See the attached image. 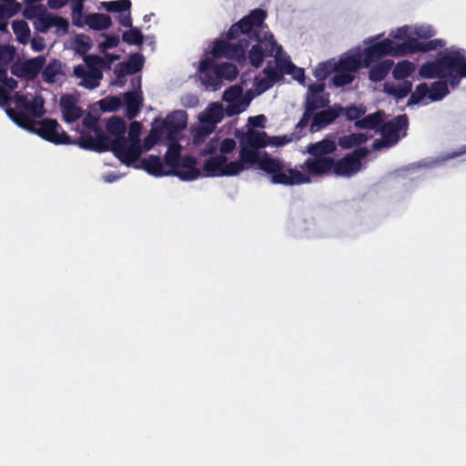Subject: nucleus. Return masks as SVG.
Returning <instances> with one entry per match:
<instances>
[{
	"label": "nucleus",
	"mask_w": 466,
	"mask_h": 466,
	"mask_svg": "<svg viewBox=\"0 0 466 466\" xmlns=\"http://www.w3.org/2000/svg\"><path fill=\"white\" fill-rule=\"evenodd\" d=\"M239 160L245 164L258 165V168L270 175V182L277 185L293 186L309 183L310 178L283 160L268 155L266 151L251 147L240 141Z\"/></svg>",
	"instance_id": "f257e3e1"
},
{
	"label": "nucleus",
	"mask_w": 466,
	"mask_h": 466,
	"mask_svg": "<svg viewBox=\"0 0 466 466\" xmlns=\"http://www.w3.org/2000/svg\"><path fill=\"white\" fill-rule=\"evenodd\" d=\"M267 12L261 8L252 10L248 15L242 17L238 22L233 24L226 36L228 40H235L241 35L248 36L251 41L259 42L267 56L276 54V59L282 53L281 46L278 45L272 34L260 36V29L267 18Z\"/></svg>",
	"instance_id": "f03ea898"
},
{
	"label": "nucleus",
	"mask_w": 466,
	"mask_h": 466,
	"mask_svg": "<svg viewBox=\"0 0 466 466\" xmlns=\"http://www.w3.org/2000/svg\"><path fill=\"white\" fill-rule=\"evenodd\" d=\"M12 121L20 127L37 134L46 141L56 145H71V137L56 119L45 118L39 121L29 115L17 111Z\"/></svg>",
	"instance_id": "7ed1b4c3"
},
{
	"label": "nucleus",
	"mask_w": 466,
	"mask_h": 466,
	"mask_svg": "<svg viewBox=\"0 0 466 466\" xmlns=\"http://www.w3.org/2000/svg\"><path fill=\"white\" fill-rule=\"evenodd\" d=\"M452 72L466 76V51L461 48L451 49L433 62L424 63L419 70L424 78H444Z\"/></svg>",
	"instance_id": "20e7f679"
},
{
	"label": "nucleus",
	"mask_w": 466,
	"mask_h": 466,
	"mask_svg": "<svg viewBox=\"0 0 466 466\" xmlns=\"http://www.w3.org/2000/svg\"><path fill=\"white\" fill-rule=\"evenodd\" d=\"M167 150L164 156L165 164L174 169L177 175L174 177H179L183 181H192L201 176L200 170L197 167V158L192 156L181 157L182 146L177 139H168Z\"/></svg>",
	"instance_id": "39448f33"
},
{
	"label": "nucleus",
	"mask_w": 466,
	"mask_h": 466,
	"mask_svg": "<svg viewBox=\"0 0 466 466\" xmlns=\"http://www.w3.org/2000/svg\"><path fill=\"white\" fill-rule=\"evenodd\" d=\"M238 43H228L227 40L219 39L214 43L212 56L215 58L226 57L234 59L241 63L246 61V51L250 46V39L246 35H240L237 38Z\"/></svg>",
	"instance_id": "423d86ee"
},
{
	"label": "nucleus",
	"mask_w": 466,
	"mask_h": 466,
	"mask_svg": "<svg viewBox=\"0 0 466 466\" xmlns=\"http://www.w3.org/2000/svg\"><path fill=\"white\" fill-rule=\"evenodd\" d=\"M370 154L366 147L354 149L343 157L335 160L333 174L337 177H350L357 174L361 168V160Z\"/></svg>",
	"instance_id": "0eeeda50"
},
{
	"label": "nucleus",
	"mask_w": 466,
	"mask_h": 466,
	"mask_svg": "<svg viewBox=\"0 0 466 466\" xmlns=\"http://www.w3.org/2000/svg\"><path fill=\"white\" fill-rule=\"evenodd\" d=\"M120 162L127 167L137 161L142 154L140 144L131 142L127 137L115 138L108 148Z\"/></svg>",
	"instance_id": "6e6552de"
},
{
	"label": "nucleus",
	"mask_w": 466,
	"mask_h": 466,
	"mask_svg": "<svg viewBox=\"0 0 466 466\" xmlns=\"http://www.w3.org/2000/svg\"><path fill=\"white\" fill-rule=\"evenodd\" d=\"M360 54L362 58L363 67L369 68L372 64L379 62V60L389 55L395 56L394 43L387 38L365 47Z\"/></svg>",
	"instance_id": "1a4fd4ad"
},
{
	"label": "nucleus",
	"mask_w": 466,
	"mask_h": 466,
	"mask_svg": "<svg viewBox=\"0 0 466 466\" xmlns=\"http://www.w3.org/2000/svg\"><path fill=\"white\" fill-rule=\"evenodd\" d=\"M441 46H443V41L441 39L420 42L417 38L408 37L401 44L394 45V52L395 56H403L407 54L432 51Z\"/></svg>",
	"instance_id": "9d476101"
},
{
	"label": "nucleus",
	"mask_w": 466,
	"mask_h": 466,
	"mask_svg": "<svg viewBox=\"0 0 466 466\" xmlns=\"http://www.w3.org/2000/svg\"><path fill=\"white\" fill-rule=\"evenodd\" d=\"M15 103L16 111L24 112L29 115L33 119L34 117H41L45 115V101L41 96H35L30 100L26 95L21 92H15L12 97V102Z\"/></svg>",
	"instance_id": "9b49d317"
},
{
	"label": "nucleus",
	"mask_w": 466,
	"mask_h": 466,
	"mask_svg": "<svg viewBox=\"0 0 466 466\" xmlns=\"http://www.w3.org/2000/svg\"><path fill=\"white\" fill-rule=\"evenodd\" d=\"M199 78L206 86H211L214 89L220 87L222 81L213 58L206 57L200 62Z\"/></svg>",
	"instance_id": "f8f14e48"
},
{
	"label": "nucleus",
	"mask_w": 466,
	"mask_h": 466,
	"mask_svg": "<svg viewBox=\"0 0 466 466\" xmlns=\"http://www.w3.org/2000/svg\"><path fill=\"white\" fill-rule=\"evenodd\" d=\"M343 111L342 106L329 107L312 115L310 131L313 133L333 123Z\"/></svg>",
	"instance_id": "ddd939ff"
},
{
	"label": "nucleus",
	"mask_w": 466,
	"mask_h": 466,
	"mask_svg": "<svg viewBox=\"0 0 466 466\" xmlns=\"http://www.w3.org/2000/svg\"><path fill=\"white\" fill-rule=\"evenodd\" d=\"M334 164L335 160L330 157H315V158L307 159L302 167L312 176H322L333 173Z\"/></svg>",
	"instance_id": "4468645a"
},
{
	"label": "nucleus",
	"mask_w": 466,
	"mask_h": 466,
	"mask_svg": "<svg viewBox=\"0 0 466 466\" xmlns=\"http://www.w3.org/2000/svg\"><path fill=\"white\" fill-rule=\"evenodd\" d=\"M187 115L184 110L170 113L164 121L163 127L167 130V139H176L174 137L187 127Z\"/></svg>",
	"instance_id": "2eb2a0df"
},
{
	"label": "nucleus",
	"mask_w": 466,
	"mask_h": 466,
	"mask_svg": "<svg viewBox=\"0 0 466 466\" xmlns=\"http://www.w3.org/2000/svg\"><path fill=\"white\" fill-rule=\"evenodd\" d=\"M73 72L76 77L82 79L79 86L88 89L96 88L103 77V72L101 70H86L84 65L74 66Z\"/></svg>",
	"instance_id": "dca6fc26"
},
{
	"label": "nucleus",
	"mask_w": 466,
	"mask_h": 466,
	"mask_svg": "<svg viewBox=\"0 0 466 466\" xmlns=\"http://www.w3.org/2000/svg\"><path fill=\"white\" fill-rule=\"evenodd\" d=\"M142 168L151 176L161 177L170 175H177L174 169H166L161 158L157 156L149 155L141 160Z\"/></svg>",
	"instance_id": "f3484780"
},
{
	"label": "nucleus",
	"mask_w": 466,
	"mask_h": 466,
	"mask_svg": "<svg viewBox=\"0 0 466 466\" xmlns=\"http://www.w3.org/2000/svg\"><path fill=\"white\" fill-rule=\"evenodd\" d=\"M60 106L64 120L67 123L76 121L83 115V110L76 105V99L71 95H64L61 96Z\"/></svg>",
	"instance_id": "a211bd4d"
},
{
	"label": "nucleus",
	"mask_w": 466,
	"mask_h": 466,
	"mask_svg": "<svg viewBox=\"0 0 466 466\" xmlns=\"http://www.w3.org/2000/svg\"><path fill=\"white\" fill-rule=\"evenodd\" d=\"M393 65L394 63L390 59L377 62L374 66L371 65L370 67H369V79L374 83L382 81L388 76Z\"/></svg>",
	"instance_id": "6ab92c4d"
},
{
	"label": "nucleus",
	"mask_w": 466,
	"mask_h": 466,
	"mask_svg": "<svg viewBox=\"0 0 466 466\" xmlns=\"http://www.w3.org/2000/svg\"><path fill=\"white\" fill-rule=\"evenodd\" d=\"M362 67V58L360 53L341 58L335 65V70L350 72V74L353 75Z\"/></svg>",
	"instance_id": "aec40b11"
},
{
	"label": "nucleus",
	"mask_w": 466,
	"mask_h": 466,
	"mask_svg": "<svg viewBox=\"0 0 466 466\" xmlns=\"http://www.w3.org/2000/svg\"><path fill=\"white\" fill-rule=\"evenodd\" d=\"M124 101L126 104V116L128 119H133L140 111L141 97L137 92L128 91L124 95Z\"/></svg>",
	"instance_id": "412c9836"
},
{
	"label": "nucleus",
	"mask_w": 466,
	"mask_h": 466,
	"mask_svg": "<svg viewBox=\"0 0 466 466\" xmlns=\"http://www.w3.org/2000/svg\"><path fill=\"white\" fill-rule=\"evenodd\" d=\"M85 23L91 29L101 31L109 28L112 25V20L108 15L94 13L86 16Z\"/></svg>",
	"instance_id": "4be33fe9"
},
{
	"label": "nucleus",
	"mask_w": 466,
	"mask_h": 466,
	"mask_svg": "<svg viewBox=\"0 0 466 466\" xmlns=\"http://www.w3.org/2000/svg\"><path fill=\"white\" fill-rule=\"evenodd\" d=\"M277 64L286 75H290L301 85L305 84V72L303 68L298 67L289 59L277 58Z\"/></svg>",
	"instance_id": "5701e85b"
},
{
	"label": "nucleus",
	"mask_w": 466,
	"mask_h": 466,
	"mask_svg": "<svg viewBox=\"0 0 466 466\" xmlns=\"http://www.w3.org/2000/svg\"><path fill=\"white\" fill-rule=\"evenodd\" d=\"M336 148V144L333 140L325 138L317 143L310 144L308 147V152L313 157H321L324 155L332 154Z\"/></svg>",
	"instance_id": "b1692460"
},
{
	"label": "nucleus",
	"mask_w": 466,
	"mask_h": 466,
	"mask_svg": "<svg viewBox=\"0 0 466 466\" xmlns=\"http://www.w3.org/2000/svg\"><path fill=\"white\" fill-rule=\"evenodd\" d=\"M382 120L383 113L381 111H377L355 121L354 126L360 129L366 128L379 130L382 124Z\"/></svg>",
	"instance_id": "393cba45"
},
{
	"label": "nucleus",
	"mask_w": 466,
	"mask_h": 466,
	"mask_svg": "<svg viewBox=\"0 0 466 466\" xmlns=\"http://www.w3.org/2000/svg\"><path fill=\"white\" fill-rule=\"evenodd\" d=\"M228 161L227 157L218 155L208 158L203 165V169L208 174L207 177H221L219 173L223 169V165Z\"/></svg>",
	"instance_id": "a878e982"
},
{
	"label": "nucleus",
	"mask_w": 466,
	"mask_h": 466,
	"mask_svg": "<svg viewBox=\"0 0 466 466\" xmlns=\"http://www.w3.org/2000/svg\"><path fill=\"white\" fill-rule=\"evenodd\" d=\"M268 136L266 132H258L253 129H249L245 137L241 139L244 141V144L255 147V149H260L268 145V141L267 140Z\"/></svg>",
	"instance_id": "bb28decb"
},
{
	"label": "nucleus",
	"mask_w": 466,
	"mask_h": 466,
	"mask_svg": "<svg viewBox=\"0 0 466 466\" xmlns=\"http://www.w3.org/2000/svg\"><path fill=\"white\" fill-rule=\"evenodd\" d=\"M369 140V137L362 133H353L342 136L338 138V145L343 149H350L365 144Z\"/></svg>",
	"instance_id": "cd10ccee"
},
{
	"label": "nucleus",
	"mask_w": 466,
	"mask_h": 466,
	"mask_svg": "<svg viewBox=\"0 0 466 466\" xmlns=\"http://www.w3.org/2000/svg\"><path fill=\"white\" fill-rule=\"evenodd\" d=\"M126 128L127 126L124 119L116 116H111L106 124V132L115 137V138L126 137Z\"/></svg>",
	"instance_id": "c85d7f7f"
},
{
	"label": "nucleus",
	"mask_w": 466,
	"mask_h": 466,
	"mask_svg": "<svg viewBox=\"0 0 466 466\" xmlns=\"http://www.w3.org/2000/svg\"><path fill=\"white\" fill-rule=\"evenodd\" d=\"M78 145L81 148L92 150L98 153L106 152L99 143L88 134H81L77 140L73 141L71 145Z\"/></svg>",
	"instance_id": "c756f323"
},
{
	"label": "nucleus",
	"mask_w": 466,
	"mask_h": 466,
	"mask_svg": "<svg viewBox=\"0 0 466 466\" xmlns=\"http://www.w3.org/2000/svg\"><path fill=\"white\" fill-rule=\"evenodd\" d=\"M45 65V57L37 56L32 58L23 65V72L28 77H35L38 75Z\"/></svg>",
	"instance_id": "7c9ffc66"
},
{
	"label": "nucleus",
	"mask_w": 466,
	"mask_h": 466,
	"mask_svg": "<svg viewBox=\"0 0 466 466\" xmlns=\"http://www.w3.org/2000/svg\"><path fill=\"white\" fill-rule=\"evenodd\" d=\"M329 103L328 95L307 96L305 109L310 113L327 106Z\"/></svg>",
	"instance_id": "2f4dec72"
},
{
	"label": "nucleus",
	"mask_w": 466,
	"mask_h": 466,
	"mask_svg": "<svg viewBox=\"0 0 466 466\" xmlns=\"http://www.w3.org/2000/svg\"><path fill=\"white\" fill-rule=\"evenodd\" d=\"M447 81L439 80L433 82L430 88L429 98L431 101H440L449 94Z\"/></svg>",
	"instance_id": "473e14b6"
},
{
	"label": "nucleus",
	"mask_w": 466,
	"mask_h": 466,
	"mask_svg": "<svg viewBox=\"0 0 466 466\" xmlns=\"http://www.w3.org/2000/svg\"><path fill=\"white\" fill-rule=\"evenodd\" d=\"M12 28L19 43H27L30 37V29L27 23L25 20L13 21Z\"/></svg>",
	"instance_id": "72a5a7b5"
},
{
	"label": "nucleus",
	"mask_w": 466,
	"mask_h": 466,
	"mask_svg": "<svg viewBox=\"0 0 466 466\" xmlns=\"http://www.w3.org/2000/svg\"><path fill=\"white\" fill-rule=\"evenodd\" d=\"M415 70V66L410 61L399 62L393 68L392 76L396 79H404L410 76Z\"/></svg>",
	"instance_id": "f704fd0d"
},
{
	"label": "nucleus",
	"mask_w": 466,
	"mask_h": 466,
	"mask_svg": "<svg viewBox=\"0 0 466 466\" xmlns=\"http://www.w3.org/2000/svg\"><path fill=\"white\" fill-rule=\"evenodd\" d=\"M122 40L129 46H142L144 43V35L137 27H130L122 35Z\"/></svg>",
	"instance_id": "c9c22d12"
},
{
	"label": "nucleus",
	"mask_w": 466,
	"mask_h": 466,
	"mask_svg": "<svg viewBox=\"0 0 466 466\" xmlns=\"http://www.w3.org/2000/svg\"><path fill=\"white\" fill-rule=\"evenodd\" d=\"M267 56L264 53L263 46L259 42L254 45L248 53L249 62L252 66L258 68L262 66L264 58Z\"/></svg>",
	"instance_id": "e433bc0d"
},
{
	"label": "nucleus",
	"mask_w": 466,
	"mask_h": 466,
	"mask_svg": "<svg viewBox=\"0 0 466 466\" xmlns=\"http://www.w3.org/2000/svg\"><path fill=\"white\" fill-rule=\"evenodd\" d=\"M379 130L381 133L384 142L388 144L389 147L395 145L400 139L399 133L393 128L391 124H381Z\"/></svg>",
	"instance_id": "4c0bfd02"
},
{
	"label": "nucleus",
	"mask_w": 466,
	"mask_h": 466,
	"mask_svg": "<svg viewBox=\"0 0 466 466\" xmlns=\"http://www.w3.org/2000/svg\"><path fill=\"white\" fill-rule=\"evenodd\" d=\"M430 88L426 83L419 84L411 92L408 100V106L420 104L426 96L429 97Z\"/></svg>",
	"instance_id": "58836bf2"
},
{
	"label": "nucleus",
	"mask_w": 466,
	"mask_h": 466,
	"mask_svg": "<svg viewBox=\"0 0 466 466\" xmlns=\"http://www.w3.org/2000/svg\"><path fill=\"white\" fill-rule=\"evenodd\" d=\"M217 70L218 71L221 80L226 79L228 81H232L238 75L237 66H235L232 63L225 62L220 65H217Z\"/></svg>",
	"instance_id": "ea45409f"
},
{
	"label": "nucleus",
	"mask_w": 466,
	"mask_h": 466,
	"mask_svg": "<svg viewBox=\"0 0 466 466\" xmlns=\"http://www.w3.org/2000/svg\"><path fill=\"white\" fill-rule=\"evenodd\" d=\"M61 64L58 61H53L49 63L43 70V79L47 83H55L56 76L60 75Z\"/></svg>",
	"instance_id": "a19ab883"
},
{
	"label": "nucleus",
	"mask_w": 466,
	"mask_h": 466,
	"mask_svg": "<svg viewBox=\"0 0 466 466\" xmlns=\"http://www.w3.org/2000/svg\"><path fill=\"white\" fill-rule=\"evenodd\" d=\"M11 95L5 88L0 86V106L5 110L8 117L12 120L17 111L11 106Z\"/></svg>",
	"instance_id": "79ce46f5"
},
{
	"label": "nucleus",
	"mask_w": 466,
	"mask_h": 466,
	"mask_svg": "<svg viewBox=\"0 0 466 466\" xmlns=\"http://www.w3.org/2000/svg\"><path fill=\"white\" fill-rule=\"evenodd\" d=\"M131 5L132 4L130 0H116L103 3V6L107 12L119 14L129 11Z\"/></svg>",
	"instance_id": "37998d69"
},
{
	"label": "nucleus",
	"mask_w": 466,
	"mask_h": 466,
	"mask_svg": "<svg viewBox=\"0 0 466 466\" xmlns=\"http://www.w3.org/2000/svg\"><path fill=\"white\" fill-rule=\"evenodd\" d=\"M99 107L103 112H116L122 106V101L118 96H107L101 99Z\"/></svg>",
	"instance_id": "c03bdc74"
},
{
	"label": "nucleus",
	"mask_w": 466,
	"mask_h": 466,
	"mask_svg": "<svg viewBox=\"0 0 466 466\" xmlns=\"http://www.w3.org/2000/svg\"><path fill=\"white\" fill-rule=\"evenodd\" d=\"M131 75L140 72L144 66L145 58L142 54L136 53L130 56L127 62H125Z\"/></svg>",
	"instance_id": "a18cd8bd"
},
{
	"label": "nucleus",
	"mask_w": 466,
	"mask_h": 466,
	"mask_svg": "<svg viewBox=\"0 0 466 466\" xmlns=\"http://www.w3.org/2000/svg\"><path fill=\"white\" fill-rule=\"evenodd\" d=\"M355 76L353 74H350V72L335 70V75L333 76L331 81L335 86L341 87L346 85L351 84Z\"/></svg>",
	"instance_id": "49530a36"
},
{
	"label": "nucleus",
	"mask_w": 466,
	"mask_h": 466,
	"mask_svg": "<svg viewBox=\"0 0 466 466\" xmlns=\"http://www.w3.org/2000/svg\"><path fill=\"white\" fill-rule=\"evenodd\" d=\"M244 165L240 160L231 161L229 163L225 162L223 169L219 173L222 177H231L239 174L244 170Z\"/></svg>",
	"instance_id": "de8ad7c7"
},
{
	"label": "nucleus",
	"mask_w": 466,
	"mask_h": 466,
	"mask_svg": "<svg viewBox=\"0 0 466 466\" xmlns=\"http://www.w3.org/2000/svg\"><path fill=\"white\" fill-rule=\"evenodd\" d=\"M51 16L50 14L37 15L34 21L35 29L40 33H46L51 28Z\"/></svg>",
	"instance_id": "09e8293b"
},
{
	"label": "nucleus",
	"mask_w": 466,
	"mask_h": 466,
	"mask_svg": "<svg viewBox=\"0 0 466 466\" xmlns=\"http://www.w3.org/2000/svg\"><path fill=\"white\" fill-rule=\"evenodd\" d=\"M92 131L96 136L94 138L99 143L104 150L108 151V148H110L114 139H111L108 136H106L104 133L103 128L98 124L92 129Z\"/></svg>",
	"instance_id": "8fccbe9b"
},
{
	"label": "nucleus",
	"mask_w": 466,
	"mask_h": 466,
	"mask_svg": "<svg viewBox=\"0 0 466 466\" xmlns=\"http://www.w3.org/2000/svg\"><path fill=\"white\" fill-rule=\"evenodd\" d=\"M333 72H335V66L329 62L319 64L314 70V76L319 80H325Z\"/></svg>",
	"instance_id": "3c124183"
},
{
	"label": "nucleus",
	"mask_w": 466,
	"mask_h": 466,
	"mask_svg": "<svg viewBox=\"0 0 466 466\" xmlns=\"http://www.w3.org/2000/svg\"><path fill=\"white\" fill-rule=\"evenodd\" d=\"M87 70H101L106 67V60L97 55H87L84 57Z\"/></svg>",
	"instance_id": "603ef678"
},
{
	"label": "nucleus",
	"mask_w": 466,
	"mask_h": 466,
	"mask_svg": "<svg viewBox=\"0 0 466 466\" xmlns=\"http://www.w3.org/2000/svg\"><path fill=\"white\" fill-rule=\"evenodd\" d=\"M263 74L271 83L275 84L282 79L285 73L278 66H272L270 63H268L263 69Z\"/></svg>",
	"instance_id": "864d4df0"
},
{
	"label": "nucleus",
	"mask_w": 466,
	"mask_h": 466,
	"mask_svg": "<svg viewBox=\"0 0 466 466\" xmlns=\"http://www.w3.org/2000/svg\"><path fill=\"white\" fill-rule=\"evenodd\" d=\"M366 112V108L362 106H348V107H343V111H342V114H344V116H346V118L349 120V121H352V120H359L360 117L361 116H363Z\"/></svg>",
	"instance_id": "5fc2aeb1"
},
{
	"label": "nucleus",
	"mask_w": 466,
	"mask_h": 466,
	"mask_svg": "<svg viewBox=\"0 0 466 466\" xmlns=\"http://www.w3.org/2000/svg\"><path fill=\"white\" fill-rule=\"evenodd\" d=\"M114 74L116 76V84L119 86H123L126 83L124 78L127 75H131L125 62H120L115 66Z\"/></svg>",
	"instance_id": "6e6d98bb"
},
{
	"label": "nucleus",
	"mask_w": 466,
	"mask_h": 466,
	"mask_svg": "<svg viewBox=\"0 0 466 466\" xmlns=\"http://www.w3.org/2000/svg\"><path fill=\"white\" fill-rule=\"evenodd\" d=\"M162 136L161 128H152L150 133L144 139V148L146 150L151 149L160 139Z\"/></svg>",
	"instance_id": "4d7b16f0"
},
{
	"label": "nucleus",
	"mask_w": 466,
	"mask_h": 466,
	"mask_svg": "<svg viewBox=\"0 0 466 466\" xmlns=\"http://www.w3.org/2000/svg\"><path fill=\"white\" fill-rule=\"evenodd\" d=\"M242 92L243 90L240 86H231L225 90L223 94V99L227 102H234L241 97Z\"/></svg>",
	"instance_id": "13d9d810"
},
{
	"label": "nucleus",
	"mask_w": 466,
	"mask_h": 466,
	"mask_svg": "<svg viewBox=\"0 0 466 466\" xmlns=\"http://www.w3.org/2000/svg\"><path fill=\"white\" fill-rule=\"evenodd\" d=\"M142 125L137 121H133L130 123L128 127V138L127 140L131 142H137L140 144L139 136L141 133Z\"/></svg>",
	"instance_id": "bf43d9fd"
},
{
	"label": "nucleus",
	"mask_w": 466,
	"mask_h": 466,
	"mask_svg": "<svg viewBox=\"0 0 466 466\" xmlns=\"http://www.w3.org/2000/svg\"><path fill=\"white\" fill-rule=\"evenodd\" d=\"M412 89V84L410 81L405 80L401 85H399L394 88L392 94L397 98H404L406 97Z\"/></svg>",
	"instance_id": "052dcab7"
},
{
	"label": "nucleus",
	"mask_w": 466,
	"mask_h": 466,
	"mask_svg": "<svg viewBox=\"0 0 466 466\" xmlns=\"http://www.w3.org/2000/svg\"><path fill=\"white\" fill-rule=\"evenodd\" d=\"M391 124L393 128L399 133L401 130H406L409 126V119L407 115H399L393 118L392 121L387 122Z\"/></svg>",
	"instance_id": "680f3d73"
},
{
	"label": "nucleus",
	"mask_w": 466,
	"mask_h": 466,
	"mask_svg": "<svg viewBox=\"0 0 466 466\" xmlns=\"http://www.w3.org/2000/svg\"><path fill=\"white\" fill-rule=\"evenodd\" d=\"M221 119V112L220 106L217 104H212L211 107L208 109V114L201 118L202 121H209L216 123Z\"/></svg>",
	"instance_id": "e2e57ef3"
},
{
	"label": "nucleus",
	"mask_w": 466,
	"mask_h": 466,
	"mask_svg": "<svg viewBox=\"0 0 466 466\" xmlns=\"http://www.w3.org/2000/svg\"><path fill=\"white\" fill-rule=\"evenodd\" d=\"M15 56V50L8 46H0V64L8 65Z\"/></svg>",
	"instance_id": "0e129e2a"
},
{
	"label": "nucleus",
	"mask_w": 466,
	"mask_h": 466,
	"mask_svg": "<svg viewBox=\"0 0 466 466\" xmlns=\"http://www.w3.org/2000/svg\"><path fill=\"white\" fill-rule=\"evenodd\" d=\"M18 12L17 8L10 3L5 2L0 5V21L12 17Z\"/></svg>",
	"instance_id": "69168bd1"
},
{
	"label": "nucleus",
	"mask_w": 466,
	"mask_h": 466,
	"mask_svg": "<svg viewBox=\"0 0 466 466\" xmlns=\"http://www.w3.org/2000/svg\"><path fill=\"white\" fill-rule=\"evenodd\" d=\"M119 44V37L116 35H110L106 36V40L99 44L98 47L101 52L106 49L116 47Z\"/></svg>",
	"instance_id": "338daca9"
},
{
	"label": "nucleus",
	"mask_w": 466,
	"mask_h": 466,
	"mask_svg": "<svg viewBox=\"0 0 466 466\" xmlns=\"http://www.w3.org/2000/svg\"><path fill=\"white\" fill-rule=\"evenodd\" d=\"M254 85L258 94H262L271 88L273 86V83H271L267 77L259 78L255 77Z\"/></svg>",
	"instance_id": "774afa93"
}]
</instances>
